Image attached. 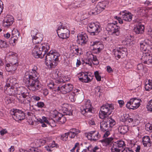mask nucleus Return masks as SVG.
Listing matches in <instances>:
<instances>
[{
    "instance_id": "1",
    "label": "nucleus",
    "mask_w": 152,
    "mask_h": 152,
    "mask_svg": "<svg viewBox=\"0 0 152 152\" xmlns=\"http://www.w3.org/2000/svg\"><path fill=\"white\" fill-rule=\"evenodd\" d=\"M33 43L36 44L32 50V54L36 58H42L45 55L50 49L49 45L48 43H40L42 41L43 34L38 33V31L34 29L31 32Z\"/></svg>"
},
{
    "instance_id": "2",
    "label": "nucleus",
    "mask_w": 152,
    "mask_h": 152,
    "mask_svg": "<svg viewBox=\"0 0 152 152\" xmlns=\"http://www.w3.org/2000/svg\"><path fill=\"white\" fill-rule=\"evenodd\" d=\"M39 76L38 69L34 66L28 72L25 73L23 81L28 89L32 91H36L40 89L41 85L38 80Z\"/></svg>"
},
{
    "instance_id": "3",
    "label": "nucleus",
    "mask_w": 152,
    "mask_h": 152,
    "mask_svg": "<svg viewBox=\"0 0 152 152\" xmlns=\"http://www.w3.org/2000/svg\"><path fill=\"white\" fill-rule=\"evenodd\" d=\"M12 93L11 94H16V98L19 102L23 104L26 106V110H29L30 109V102L31 100V96L28 91L27 89L25 87L21 86L11 89ZM32 98L34 100L39 101L40 98L35 95L32 96Z\"/></svg>"
},
{
    "instance_id": "4",
    "label": "nucleus",
    "mask_w": 152,
    "mask_h": 152,
    "mask_svg": "<svg viewBox=\"0 0 152 152\" xmlns=\"http://www.w3.org/2000/svg\"><path fill=\"white\" fill-rule=\"evenodd\" d=\"M59 53L56 51L50 50L45 56L46 65L49 68H53L57 65L58 61Z\"/></svg>"
},
{
    "instance_id": "5",
    "label": "nucleus",
    "mask_w": 152,
    "mask_h": 152,
    "mask_svg": "<svg viewBox=\"0 0 152 152\" xmlns=\"http://www.w3.org/2000/svg\"><path fill=\"white\" fill-rule=\"evenodd\" d=\"M113 109L114 107L112 104L107 103L103 105L99 113V118L106 119L112 113Z\"/></svg>"
},
{
    "instance_id": "6",
    "label": "nucleus",
    "mask_w": 152,
    "mask_h": 152,
    "mask_svg": "<svg viewBox=\"0 0 152 152\" xmlns=\"http://www.w3.org/2000/svg\"><path fill=\"white\" fill-rule=\"evenodd\" d=\"M57 32L58 36L63 39H66L69 36L70 31L64 24L60 23Z\"/></svg>"
},
{
    "instance_id": "7",
    "label": "nucleus",
    "mask_w": 152,
    "mask_h": 152,
    "mask_svg": "<svg viewBox=\"0 0 152 152\" xmlns=\"http://www.w3.org/2000/svg\"><path fill=\"white\" fill-rule=\"evenodd\" d=\"M101 28L98 23H91L87 27V31L91 35H97L100 32Z\"/></svg>"
},
{
    "instance_id": "8",
    "label": "nucleus",
    "mask_w": 152,
    "mask_h": 152,
    "mask_svg": "<svg viewBox=\"0 0 152 152\" xmlns=\"http://www.w3.org/2000/svg\"><path fill=\"white\" fill-rule=\"evenodd\" d=\"M12 118L15 121H18L24 119L25 115L24 112L18 109H12L10 112Z\"/></svg>"
},
{
    "instance_id": "9",
    "label": "nucleus",
    "mask_w": 152,
    "mask_h": 152,
    "mask_svg": "<svg viewBox=\"0 0 152 152\" xmlns=\"http://www.w3.org/2000/svg\"><path fill=\"white\" fill-rule=\"evenodd\" d=\"M141 100L136 98L130 99L126 104V107L129 109L133 110L137 109L140 106Z\"/></svg>"
},
{
    "instance_id": "10",
    "label": "nucleus",
    "mask_w": 152,
    "mask_h": 152,
    "mask_svg": "<svg viewBox=\"0 0 152 152\" xmlns=\"http://www.w3.org/2000/svg\"><path fill=\"white\" fill-rule=\"evenodd\" d=\"M92 108L90 100H88L85 102L84 105L81 108V112L83 115H87L88 113L90 114L93 113Z\"/></svg>"
},
{
    "instance_id": "11",
    "label": "nucleus",
    "mask_w": 152,
    "mask_h": 152,
    "mask_svg": "<svg viewBox=\"0 0 152 152\" xmlns=\"http://www.w3.org/2000/svg\"><path fill=\"white\" fill-rule=\"evenodd\" d=\"M113 53L118 60L121 58H124L127 55V49L125 48L119 47L113 50Z\"/></svg>"
},
{
    "instance_id": "12",
    "label": "nucleus",
    "mask_w": 152,
    "mask_h": 152,
    "mask_svg": "<svg viewBox=\"0 0 152 152\" xmlns=\"http://www.w3.org/2000/svg\"><path fill=\"white\" fill-rule=\"evenodd\" d=\"M58 70H56L53 72L51 76V77L56 80V82L58 84L64 83L67 80L64 76H61Z\"/></svg>"
},
{
    "instance_id": "13",
    "label": "nucleus",
    "mask_w": 152,
    "mask_h": 152,
    "mask_svg": "<svg viewBox=\"0 0 152 152\" xmlns=\"http://www.w3.org/2000/svg\"><path fill=\"white\" fill-rule=\"evenodd\" d=\"M18 61H10V63L6 64L5 69L7 72H10L12 74L15 73L18 66Z\"/></svg>"
},
{
    "instance_id": "14",
    "label": "nucleus",
    "mask_w": 152,
    "mask_h": 152,
    "mask_svg": "<svg viewBox=\"0 0 152 152\" xmlns=\"http://www.w3.org/2000/svg\"><path fill=\"white\" fill-rule=\"evenodd\" d=\"M51 116L53 118H56V120L59 124H63L66 121V118L58 112V111L54 110L51 113Z\"/></svg>"
},
{
    "instance_id": "15",
    "label": "nucleus",
    "mask_w": 152,
    "mask_h": 152,
    "mask_svg": "<svg viewBox=\"0 0 152 152\" xmlns=\"http://www.w3.org/2000/svg\"><path fill=\"white\" fill-rule=\"evenodd\" d=\"M73 86L70 83L65 84L61 86H58L57 88L58 91L63 94H66L71 91L73 89Z\"/></svg>"
},
{
    "instance_id": "16",
    "label": "nucleus",
    "mask_w": 152,
    "mask_h": 152,
    "mask_svg": "<svg viewBox=\"0 0 152 152\" xmlns=\"http://www.w3.org/2000/svg\"><path fill=\"white\" fill-rule=\"evenodd\" d=\"M107 29L108 31L111 32L113 34L116 36H118L120 34V28L115 24L113 23L108 24Z\"/></svg>"
},
{
    "instance_id": "17",
    "label": "nucleus",
    "mask_w": 152,
    "mask_h": 152,
    "mask_svg": "<svg viewBox=\"0 0 152 152\" xmlns=\"http://www.w3.org/2000/svg\"><path fill=\"white\" fill-rule=\"evenodd\" d=\"M85 63L92 66V63L94 65H97L99 64V62L96 56L91 54H89L87 58L85 59Z\"/></svg>"
},
{
    "instance_id": "18",
    "label": "nucleus",
    "mask_w": 152,
    "mask_h": 152,
    "mask_svg": "<svg viewBox=\"0 0 152 152\" xmlns=\"http://www.w3.org/2000/svg\"><path fill=\"white\" fill-rule=\"evenodd\" d=\"M141 61L147 64L149 67L152 66V56L148 53H143L141 58Z\"/></svg>"
},
{
    "instance_id": "19",
    "label": "nucleus",
    "mask_w": 152,
    "mask_h": 152,
    "mask_svg": "<svg viewBox=\"0 0 152 152\" xmlns=\"http://www.w3.org/2000/svg\"><path fill=\"white\" fill-rule=\"evenodd\" d=\"M89 140L96 141L100 137L99 132L96 131L89 132L86 134Z\"/></svg>"
},
{
    "instance_id": "20",
    "label": "nucleus",
    "mask_w": 152,
    "mask_h": 152,
    "mask_svg": "<svg viewBox=\"0 0 152 152\" xmlns=\"http://www.w3.org/2000/svg\"><path fill=\"white\" fill-rule=\"evenodd\" d=\"M14 18L12 15H8L4 18L3 21V26L5 27H8L14 22Z\"/></svg>"
},
{
    "instance_id": "21",
    "label": "nucleus",
    "mask_w": 152,
    "mask_h": 152,
    "mask_svg": "<svg viewBox=\"0 0 152 152\" xmlns=\"http://www.w3.org/2000/svg\"><path fill=\"white\" fill-rule=\"evenodd\" d=\"M119 14L122 15L121 18L126 21H130L132 19V16L131 13L125 10L120 12Z\"/></svg>"
},
{
    "instance_id": "22",
    "label": "nucleus",
    "mask_w": 152,
    "mask_h": 152,
    "mask_svg": "<svg viewBox=\"0 0 152 152\" xmlns=\"http://www.w3.org/2000/svg\"><path fill=\"white\" fill-rule=\"evenodd\" d=\"M77 42L79 44L83 45L85 44L88 40V37L87 34L83 33L79 34L77 36Z\"/></svg>"
},
{
    "instance_id": "23",
    "label": "nucleus",
    "mask_w": 152,
    "mask_h": 152,
    "mask_svg": "<svg viewBox=\"0 0 152 152\" xmlns=\"http://www.w3.org/2000/svg\"><path fill=\"white\" fill-rule=\"evenodd\" d=\"M80 76L82 75V77L79 78L80 80L84 83H88L91 81V79H92V77L90 76H88L86 74L82 72L80 74Z\"/></svg>"
},
{
    "instance_id": "24",
    "label": "nucleus",
    "mask_w": 152,
    "mask_h": 152,
    "mask_svg": "<svg viewBox=\"0 0 152 152\" xmlns=\"http://www.w3.org/2000/svg\"><path fill=\"white\" fill-rule=\"evenodd\" d=\"M145 27L141 23H139L136 25L134 29V31L137 34H141L144 31Z\"/></svg>"
},
{
    "instance_id": "25",
    "label": "nucleus",
    "mask_w": 152,
    "mask_h": 152,
    "mask_svg": "<svg viewBox=\"0 0 152 152\" xmlns=\"http://www.w3.org/2000/svg\"><path fill=\"white\" fill-rule=\"evenodd\" d=\"M16 83V79L15 78L10 77L8 78L7 81L6 85L4 87V89L7 90V88L10 86L12 87Z\"/></svg>"
},
{
    "instance_id": "26",
    "label": "nucleus",
    "mask_w": 152,
    "mask_h": 152,
    "mask_svg": "<svg viewBox=\"0 0 152 152\" xmlns=\"http://www.w3.org/2000/svg\"><path fill=\"white\" fill-rule=\"evenodd\" d=\"M150 41L148 40L142 41L140 43L141 50L144 51H146L147 47L150 45Z\"/></svg>"
},
{
    "instance_id": "27",
    "label": "nucleus",
    "mask_w": 152,
    "mask_h": 152,
    "mask_svg": "<svg viewBox=\"0 0 152 152\" xmlns=\"http://www.w3.org/2000/svg\"><path fill=\"white\" fill-rule=\"evenodd\" d=\"M142 142L144 147H150L152 144L150 138L148 136H145L143 137Z\"/></svg>"
},
{
    "instance_id": "28",
    "label": "nucleus",
    "mask_w": 152,
    "mask_h": 152,
    "mask_svg": "<svg viewBox=\"0 0 152 152\" xmlns=\"http://www.w3.org/2000/svg\"><path fill=\"white\" fill-rule=\"evenodd\" d=\"M107 4V2L106 1L99 2L96 6V9L99 10V12H101L105 9Z\"/></svg>"
},
{
    "instance_id": "29",
    "label": "nucleus",
    "mask_w": 152,
    "mask_h": 152,
    "mask_svg": "<svg viewBox=\"0 0 152 152\" xmlns=\"http://www.w3.org/2000/svg\"><path fill=\"white\" fill-rule=\"evenodd\" d=\"M113 138L110 137L101 140L100 141L103 143L104 145L107 146L110 145H112V144L113 145L114 142H113Z\"/></svg>"
},
{
    "instance_id": "30",
    "label": "nucleus",
    "mask_w": 152,
    "mask_h": 152,
    "mask_svg": "<svg viewBox=\"0 0 152 152\" xmlns=\"http://www.w3.org/2000/svg\"><path fill=\"white\" fill-rule=\"evenodd\" d=\"M58 147V144L56 143L55 141L53 140L48 145L46 146L45 148L48 151L51 152L52 150L51 148L54 147L57 148Z\"/></svg>"
},
{
    "instance_id": "31",
    "label": "nucleus",
    "mask_w": 152,
    "mask_h": 152,
    "mask_svg": "<svg viewBox=\"0 0 152 152\" xmlns=\"http://www.w3.org/2000/svg\"><path fill=\"white\" fill-rule=\"evenodd\" d=\"M118 130L120 133L124 134L128 131V127L126 125L120 126L118 127Z\"/></svg>"
},
{
    "instance_id": "32",
    "label": "nucleus",
    "mask_w": 152,
    "mask_h": 152,
    "mask_svg": "<svg viewBox=\"0 0 152 152\" xmlns=\"http://www.w3.org/2000/svg\"><path fill=\"white\" fill-rule=\"evenodd\" d=\"M7 56L11 59H14L13 61H18L17 54L12 52H10L7 53Z\"/></svg>"
},
{
    "instance_id": "33",
    "label": "nucleus",
    "mask_w": 152,
    "mask_h": 152,
    "mask_svg": "<svg viewBox=\"0 0 152 152\" xmlns=\"http://www.w3.org/2000/svg\"><path fill=\"white\" fill-rule=\"evenodd\" d=\"M106 121H102L100 123V129L104 132L108 130V125Z\"/></svg>"
},
{
    "instance_id": "34",
    "label": "nucleus",
    "mask_w": 152,
    "mask_h": 152,
    "mask_svg": "<svg viewBox=\"0 0 152 152\" xmlns=\"http://www.w3.org/2000/svg\"><path fill=\"white\" fill-rule=\"evenodd\" d=\"M113 145L118 148H123L126 145L124 141L120 140L114 142Z\"/></svg>"
},
{
    "instance_id": "35",
    "label": "nucleus",
    "mask_w": 152,
    "mask_h": 152,
    "mask_svg": "<svg viewBox=\"0 0 152 152\" xmlns=\"http://www.w3.org/2000/svg\"><path fill=\"white\" fill-rule=\"evenodd\" d=\"M107 120L106 121L109 125V127H112L115 124L116 122L115 120L112 119L111 117H107Z\"/></svg>"
},
{
    "instance_id": "36",
    "label": "nucleus",
    "mask_w": 152,
    "mask_h": 152,
    "mask_svg": "<svg viewBox=\"0 0 152 152\" xmlns=\"http://www.w3.org/2000/svg\"><path fill=\"white\" fill-rule=\"evenodd\" d=\"M145 89L147 91H149L152 89V80H149L148 83L145 85Z\"/></svg>"
},
{
    "instance_id": "37",
    "label": "nucleus",
    "mask_w": 152,
    "mask_h": 152,
    "mask_svg": "<svg viewBox=\"0 0 152 152\" xmlns=\"http://www.w3.org/2000/svg\"><path fill=\"white\" fill-rule=\"evenodd\" d=\"M101 43L99 42L96 41H91L90 42V46L91 48L93 47V50L94 51H95L96 49V47H97L98 45H99Z\"/></svg>"
},
{
    "instance_id": "38",
    "label": "nucleus",
    "mask_w": 152,
    "mask_h": 152,
    "mask_svg": "<svg viewBox=\"0 0 152 152\" xmlns=\"http://www.w3.org/2000/svg\"><path fill=\"white\" fill-rule=\"evenodd\" d=\"M37 121L40 123H42L44 122L46 123L47 124H50L49 121L48 119L47 118L44 116L42 117V118H38L37 119Z\"/></svg>"
},
{
    "instance_id": "39",
    "label": "nucleus",
    "mask_w": 152,
    "mask_h": 152,
    "mask_svg": "<svg viewBox=\"0 0 152 152\" xmlns=\"http://www.w3.org/2000/svg\"><path fill=\"white\" fill-rule=\"evenodd\" d=\"M62 110L64 115H71L72 114V111L67 108L64 107L63 108Z\"/></svg>"
},
{
    "instance_id": "40",
    "label": "nucleus",
    "mask_w": 152,
    "mask_h": 152,
    "mask_svg": "<svg viewBox=\"0 0 152 152\" xmlns=\"http://www.w3.org/2000/svg\"><path fill=\"white\" fill-rule=\"evenodd\" d=\"M8 46V44L6 41L0 39V49L7 48Z\"/></svg>"
},
{
    "instance_id": "41",
    "label": "nucleus",
    "mask_w": 152,
    "mask_h": 152,
    "mask_svg": "<svg viewBox=\"0 0 152 152\" xmlns=\"http://www.w3.org/2000/svg\"><path fill=\"white\" fill-rule=\"evenodd\" d=\"M96 49L95 52L97 53H99L104 48V45L102 44H101L99 45H98L97 47H96Z\"/></svg>"
},
{
    "instance_id": "42",
    "label": "nucleus",
    "mask_w": 152,
    "mask_h": 152,
    "mask_svg": "<svg viewBox=\"0 0 152 152\" xmlns=\"http://www.w3.org/2000/svg\"><path fill=\"white\" fill-rule=\"evenodd\" d=\"M20 33L18 30L15 29H13L12 31V36L13 37H16L18 38L19 36Z\"/></svg>"
},
{
    "instance_id": "43",
    "label": "nucleus",
    "mask_w": 152,
    "mask_h": 152,
    "mask_svg": "<svg viewBox=\"0 0 152 152\" xmlns=\"http://www.w3.org/2000/svg\"><path fill=\"white\" fill-rule=\"evenodd\" d=\"M45 143V141L42 140H37L36 142V147H39L41 145H43Z\"/></svg>"
},
{
    "instance_id": "44",
    "label": "nucleus",
    "mask_w": 152,
    "mask_h": 152,
    "mask_svg": "<svg viewBox=\"0 0 152 152\" xmlns=\"http://www.w3.org/2000/svg\"><path fill=\"white\" fill-rule=\"evenodd\" d=\"M97 7H96L93 9L91 10L90 12V14H92V15H96L100 13L101 12H99V10L98 9H97Z\"/></svg>"
},
{
    "instance_id": "45",
    "label": "nucleus",
    "mask_w": 152,
    "mask_h": 152,
    "mask_svg": "<svg viewBox=\"0 0 152 152\" xmlns=\"http://www.w3.org/2000/svg\"><path fill=\"white\" fill-rule=\"evenodd\" d=\"M147 108L148 111H152V99L148 102Z\"/></svg>"
},
{
    "instance_id": "46",
    "label": "nucleus",
    "mask_w": 152,
    "mask_h": 152,
    "mask_svg": "<svg viewBox=\"0 0 152 152\" xmlns=\"http://www.w3.org/2000/svg\"><path fill=\"white\" fill-rule=\"evenodd\" d=\"M94 75L97 81H100L101 80V77L99 74L98 71H96L94 72Z\"/></svg>"
},
{
    "instance_id": "47",
    "label": "nucleus",
    "mask_w": 152,
    "mask_h": 152,
    "mask_svg": "<svg viewBox=\"0 0 152 152\" xmlns=\"http://www.w3.org/2000/svg\"><path fill=\"white\" fill-rule=\"evenodd\" d=\"M68 136V133H66L61 135V139L63 141H66L67 140Z\"/></svg>"
},
{
    "instance_id": "48",
    "label": "nucleus",
    "mask_w": 152,
    "mask_h": 152,
    "mask_svg": "<svg viewBox=\"0 0 152 152\" xmlns=\"http://www.w3.org/2000/svg\"><path fill=\"white\" fill-rule=\"evenodd\" d=\"M91 146H89L85 149H83L81 152H91ZM76 151L78 152V150H77Z\"/></svg>"
},
{
    "instance_id": "49",
    "label": "nucleus",
    "mask_w": 152,
    "mask_h": 152,
    "mask_svg": "<svg viewBox=\"0 0 152 152\" xmlns=\"http://www.w3.org/2000/svg\"><path fill=\"white\" fill-rule=\"evenodd\" d=\"M117 147H116L114 145H113V147L111 148L110 150L111 152H120V150L119 149L117 148Z\"/></svg>"
},
{
    "instance_id": "50",
    "label": "nucleus",
    "mask_w": 152,
    "mask_h": 152,
    "mask_svg": "<svg viewBox=\"0 0 152 152\" xmlns=\"http://www.w3.org/2000/svg\"><path fill=\"white\" fill-rule=\"evenodd\" d=\"M92 150L91 152H99L101 151V149L97 146H96L94 148L91 147Z\"/></svg>"
},
{
    "instance_id": "51",
    "label": "nucleus",
    "mask_w": 152,
    "mask_h": 152,
    "mask_svg": "<svg viewBox=\"0 0 152 152\" xmlns=\"http://www.w3.org/2000/svg\"><path fill=\"white\" fill-rule=\"evenodd\" d=\"M70 131H71L73 133L75 134L76 135H77L80 132L78 129L75 128H72L70 130Z\"/></svg>"
},
{
    "instance_id": "52",
    "label": "nucleus",
    "mask_w": 152,
    "mask_h": 152,
    "mask_svg": "<svg viewBox=\"0 0 152 152\" xmlns=\"http://www.w3.org/2000/svg\"><path fill=\"white\" fill-rule=\"evenodd\" d=\"M35 105L39 108H42L44 106L45 104L43 102H39L37 103Z\"/></svg>"
},
{
    "instance_id": "53",
    "label": "nucleus",
    "mask_w": 152,
    "mask_h": 152,
    "mask_svg": "<svg viewBox=\"0 0 152 152\" xmlns=\"http://www.w3.org/2000/svg\"><path fill=\"white\" fill-rule=\"evenodd\" d=\"M49 124L48 125L52 127H54L56 126L55 121L53 120H49Z\"/></svg>"
},
{
    "instance_id": "54",
    "label": "nucleus",
    "mask_w": 152,
    "mask_h": 152,
    "mask_svg": "<svg viewBox=\"0 0 152 152\" xmlns=\"http://www.w3.org/2000/svg\"><path fill=\"white\" fill-rule=\"evenodd\" d=\"M145 129L147 131L152 130V124L147 123L145 124Z\"/></svg>"
},
{
    "instance_id": "55",
    "label": "nucleus",
    "mask_w": 152,
    "mask_h": 152,
    "mask_svg": "<svg viewBox=\"0 0 152 152\" xmlns=\"http://www.w3.org/2000/svg\"><path fill=\"white\" fill-rule=\"evenodd\" d=\"M41 92L45 96H47L48 94V91L46 88L42 89Z\"/></svg>"
},
{
    "instance_id": "56",
    "label": "nucleus",
    "mask_w": 152,
    "mask_h": 152,
    "mask_svg": "<svg viewBox=\"0 0 152 152\" xmlns=\"http://www.w3.org/2000/svg\"><path fill=\"white\" fill-rule=\"evenodd\" d=\"M75 94H69L68 96H69V99L71 101V102H73L75 101V99L74 96Z\"/></svg>"
},
{
    "instance_id": "57",
    "label": "nucleus",
    "mask_w": 152,
    "mask_h": 152,
    "mask_svg": "<svg viewBox=\"0 0 152 152\" xmlns=\"http://www.w3.org/2000/svg\"><path fill=\"white\" fill-rule=\"evenodd\" d=\"M50 89L57 88L58 85L56 86L54 83L47 85Z\"/></svg>"
},
{
    "instance_id": "58",
    "label": "nucleus",
    "mask_w": 152,
    "mask_h": 152,
    "mask_svg": "<svg viewBox=\"0 0 152 152\" xmlns=\"http://www.w3.org/2000/svg\"><path fill=\"white\" fill-rule=\"evenodd\" d=\"M68 133V136H69L70 138H74L75 136L76 135L75 134L72 132L71 131H70Z\"/></svg>"
},
{
    "instance_id": "59",
    "label": "nucleus",
    "mask_w": 152,
    "mask_h": 152,
    "mask_svg": "<svg viewBox=\"0 0 152 152\" xmlns=\"http://www.w3.org/2000/svg\"><path fill=\"white\" fill-rule=\"evenodd\" d=\"M74 47H75L72 48V47H71V48H72L73 51H75L76 53L77 54L80 53L79 52V49L77 46H74Z\"/></svg>"
},
{
    "instance_id": "60",
    "label": "nucleus",
    "mask_w": 152,
    "mask_h": 152,
    "mask_svg": "<svg viewBox=\"0 0 152 152\" xmlns=\"http://www.w3.org/2000/svg\"><path fill=\"white\" fill-rule=\"evenodd\" d=\"M122 152H133L132 150L130 148H125Z\"/></svg>"
},
{
    "instance_id": "61",
    "label": "nucleus",
    "mask_w": 152,
    "mask_h": 152,
    "mask_svg": "<svg viewBox=\"0 0 152 152\" xmlns=\"http://www.w3.org/2000/svg\"><path fill=\"white\" fill-rule=\"evenodd\" d=\"M115 18L116 19L118 20L120 23L122 24L123 23V20L121 18L117 16H116Z\"/></svg>"
},
{
    "instance_id": "62",
    "label": "nucleus",
    "mask_w": 152,
    "mask_h": 152,
    "mask_svg": "<svg viewBox=\"0 0 152 152\" xmlns=\"http://www.w3.org/2000/svg\"><path fill=\"white\" fill-rule=\"evenodd\" d=\"M2 1L0 0V14L2 12L4 7Z\"/></svg>"
},
{
    "instance_id": "63",
    "label": "nucleus",
    "mask_w": 152,
    "mask_h": 152,
    "mask_svg": "<svg viewBox=\"0 0 152 152\" xmlns=\"http://www.w3.org/2000/svg\"><path fill=\"white\" fill-rule=\"evenodd\" d=\"M7 133V130L5 129H3L0 131V133L1 136L4 135Z\"/></svg>"
},
{
    "instance_id": "64",
    "label": "nucleus",
    "mask_w": 152,
    "mask_h": 152,
    "mask_svg": "<svg viewBox=\"0 0 152 152\" xmlns=\"http://www.w3.org/2000/svg\"><path fill=\"white\" fill-rule=\"evenodd\" d=\"M107 71L109 73H111L113 72V70L111 67L109 66H107Z\"/></svg>"
}]
</instances>
